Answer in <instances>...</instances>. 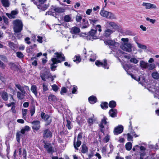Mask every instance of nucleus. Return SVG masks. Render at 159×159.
Returning a JSON list of instances; mask_svg holds the SVG:
<instances>
[{
    "label": "nucleus",
    "mask_w": 159,
    "mask_h": 159,
    "mask_svg": "<svg viewBox=\"0 0 159 159\" xmlns=\"http://www.w3.org/2000/svg\"><path fill=\"white\" fill-rule=\"evenodd\" d=\"M55 54L56 55V58H53L51 59L52 63L51 64V69L52 71H55L57 67V66L55 65V64L65 60V57L62 53H56Z\"/></svg>",
    "instance_id": "obj_1"
},
{
    "label": "nucleus",
    "mask_w": 159,
    "mask_h": 159,
    "mask_svg": "<svg viewBox=\"0 0 159 159\" xmlns=\"http://www.w3.org/2000/svg\"><path fill=\"white\" fill-rule=\"evenodd\" d=\"M13 30L15 33L20 32L23 30V24L22 22L19 20H16L13 22Z\"/></svg>",
    "instance_id": "obj_2"
},
{
    "label": "nucleus",
    "mask_w": 159,
    "mask_h": 159,
    "mask_svg": "<svg viewBox=\"0 0 159 159\" xmlns=\"http://www.w3.org/2000/svg\"><path fill=\"white\" fill-rule=\"evenodd\" d=\"M104 42L106 45H108L112 50H115L119 45V43L111 39L106 40L104 41Z\"/></svg>",
    "instance_id": "obj_3"
},
{
    "label": "nucleus",
    "mask_w": 159,
    "mask_h": 159,
    "mask_svg": "<svg viewBox=\"0 0 159 159\" xmlns=\"http://www.w3.org/2000/svg\"><path fill=\"white\" fill-rule=\"evenodd\" d=\"M82 136L81 133H80L78 135L77 138V140L76 141V138L75 137L74 139V142H73V145L75 148L78 150V147H79L80 145L81 142V140L82 139Z\"/></svg>",
    "instance_id": "obj_4"
},
{
    "label": "nucleus",
    "mask_w": 159,
    "mask_h": 159,
    "mask_svg": "<svg viewBox=\"0 0 159 159\" xmlns=\"http://www.w3.org/2000/svg\"><path fill=\"white\" fill-rule=\"evenodd\" d=\"M97 29L95 30L92 29L89 33V35L87 36V40H92L96 39L98 38L97 36Z\"/></svg>",
    "instance_id": "obj_5"
},
{
    "label": "nucleus",
    "mask_w": 159,
    "mask_h": 159,
    "mask_svg": "<svg viewBox=\"0 0 159 159\" xmlns=\"http://www.w3.org/2000/svg\"><path fill=\"white\" fill-rule=\"evenodd\" d=\"M41 116L42 119L44 120L45 122V125L47 126L50 125L52 122V118L48 115H45L44 112H42L41 114Z\"/></svg>",
    "instance_id": "obj_6"
},
{
    "label": "nucleus",
    "mask_w": 159,
    "mask_h": 159,
    "mask_svg": "<svg viewBox=\"0 0 159 159\" xmlns=\"http://www.w3.org/2000/svg\"><path fill=\"white\" fill-rule=\"evenodd\" d=\"M49 72L48 68L46 67L42 70L40 73V77L43 81H46V79L49 77Z\"/></svg>",
    "instance_id": "obj_7"
},
{
    "label": "nucleus",
    "mask_w": 159,
    "mask_h": 159,
    "mask_svg": "<svg viewBox=\"0 0 159 159\" xmlns=\"http://www.w3.org/2000/svg\"><path fill=\"white\" fill-rule=\"evenodd\" d=\"M132 44L129 43H122L120 45V48L125 51L128 52H130L132 51Z\"/></svg>",
    "instance_id": "obj_8"
},
{
    "label": "nucleus",
    "mask_w": 159,
    "mask_h": 159,
    "mask_svg": "<svg viewBox=\"0 0 159 159\" xmlns=\"http://www.w3.org/2000/svg\"><path fill=\"white\" fill-rule=\"evenodd\" d=\"M95 64L98 67H103L105 69H108L109 68V67L107 66V60L106 59H104L103 62H101L97 60L96 61Z\"/></svg>",
    "instance_id": "obj_9"
},
{
    "label": "nucleus",
    "mask_w": 159,
    "mask_h": 159,
    "mask_svg": "<svg viewBox=\"0 0 159 159\" xmlns=\"http://www.w3.org/2000/svg\"><path fill=\"white\" fill-rule=\"evenodd\" d=\"M32 127L35 130H38L40 127V122L39 120H34L32 122Z\"/></svg>",
    "instance_id": "obj_10"
},
{
    "label": "nucleus",
    "mask_w": 159,
    "mask_h": 159,
    "mask_svg": "<svg viewBox=\"0 0 159 159\" xmlns=\"http://www.w3.org/2000/svg\"><path fill=\"white\" fill-rule=\"evenodd\" d=\"M142 5L145 7L146 9L157 8V7L155 5L150 3L143 2L142 4Z\"/></svg>",
    "instance_id": "obj_11"
},
{
    "label": "nucleus",
    "mask_w": 159,
    "mask_h": 159,
    "mask_svg": "<svg viewBox=\"0 0 159 159\" xmlns=\"http://www.w3.org/2000/svg\"><path fill=\"white\" fill-rule=\"evenodd\" d=\"M123 128L122 126L119 125L116 127L114 130V133L115 135H118L121 133L123 131Z\"/></svg>",
    "instance_id": "obj_12"
},
{
    "label": "nucleus",
    "mask_w": 159,
    "mask_h": 159,
    "mask_svg": "<svg viewBox=\"0 0 159 159\" xmlns=\"http://www.w3.org/2000/svg\"><path fill=\"white\" fill-rule=\"evenodd\" d=\"M107 118L106 117H104L103 119L102 120L101 123L99 124L101 131L102 133H103L104 132L103 128H104V125H105L107 124Z\"/></svg>",
    "instance_id": "obj_13"
},
{
    "label": "nucleus",
    "mask_w": 159,
    "mask_h": 159,
    "mask_svg": "<svg viewBox=\"0 0 159 159\" xmlns=\"http://www.w3.org/2000/svg\"><path fill=\"white\" fill-rule=\"evenodd\" d=\"M44 147L46 149L48 153H52L54 152V149L50 144H45Z\"/></svg>",
    "instance_id": "obj_14"
},
{
    "label": "nucleus",
    "mask_w": 159,
    "mask_h": 159,
    "mask_svg": "<svg viewBox=\"0 0 159 159\" xmlns=\"http://www.w3.org/2000/svg\"><path fill=\"white\" fill-rule=\"evenodd\" d=\"M131 77L133 78L135 80L138 81L141 84H143L144 83H146V80L144 79L143 76L139 77H134L133 75H131Z\"/></svg>",
    "instance_id": "obj_15"
},
{
    "label": "nucleus",
    "mask_w": 159,
    "mask_h": 159,
    "mask_svg": "<svg viewBox=\"0 0 159 159\" xmlns=\"http://www.w3.org/2000/svg\"><path fill=\"white\" fill-rule=\"evenodd\" d=\"M52 136V133L48 129L44 130L43 131V137L44 138H50Z\"/></svg>",
    "instance_id": "obj_16"
},
{
    "label": "nucleus",
    "mask_w": 159,
    "mask_h": 159,
    "mask_svg": "<svg viewBox=\"0 0 159 159\" xmlns=\"http://www.w3.org/2000/svg\"><path fill=\"white\" fill-rule=\"evenodd\" d=\"M114 31L111 29L109 28H107V30H105L103 34V36L105 37H109L110 35L113 33Z\"/></svg>",
    "instance_id": "obj_17"
},
{
    "label": "nucleus",
    "mask_w": 159,
    "mask_h": 159,
    "mask_svg": "<svg viewBox=\"0 0 159 159\" xmlns=\"http://www.w3.org/2000/svg\"><path fill=\"white\" fill-rule=\"evenodd\" d=\"M116 24V23L114 22L107 21L105 24L106 27L107 28H111L113 29H114Z\"/></svg>",
    "instance_id": "obj_18"
},
{
    "label": "nucleus",
    "mask_w": 159,
    "mask_h": 159,
    "mask_svg": "<svg viewBox=\"0 0 159 159\" xmlns=\"http://www.w3.org/2000/svg\"><path fill=\"white\" fill-rule=\"evenodd\" d=\"M80 32V29L76 26L73 27L70 30V32L72 34H78Z\"/></svg>",
    "instance_id": "obj_19"
},
{
    "label": "nucleus",
    "mask_w": 159,
    "mask_h": 159,
    "mask_svg": "<svg viewBox=\"0 0 159 159\" xmlns=\"http://www.w3.org/2000/svg\"><path fill=\"white\" fill-rule=\"evenodd\" d=\"M0 95L2 98L5 101L8 100V95L7 93L5 91H2L0 93Z\"/></svg>",
    "instance_id": "obj_20"
},
{
    "label": "nucleus",
    "mask_w": 159,
    "mask_h": 159,
    "mask_svg": "<svg viewBox=\"0 0 159 159\" xmlns=\"http://www.w3.org/2000/svg\"><path fill=\"white\" fill-rule=\"evenodd\" d=\"M117 113V110L116 109H111L109 111V114L110 116L114 117L116 116Z\"/></svg>",
    "instance_id": "obj_21"
},
{
    "label": "nucleus",
    "mask_w": 159,
    "mask_h": 159,
    "mask_svg": "<svg viewBox=\"0 0 159 159\" xmlns=\"http://www.w3.org/2000/svg\"><path fill=\"white\" fill-rule=\"evenodd\" d=\"M37 87L35 85H32L30 89L31 92L36 96H37Z\"/></svg>",
    "instance_id": "obj_22"
},
{
    "label": "nucleus",
    "mask_w": 159,
    "mask_h": 159,
    "mask_svg": "<svg viewBox=\"0 0 159 159\" xmlns=\"http://www.w3.org/2000/svg\"><path fill=\"white\" fill-rule=\"evenodd\" d=\"M88 99L89 102L92 104L95 103L97 100L96 98L93 96L90 97Z\"/></svg>",
    "instance_id": "obj_23"
},
{
    "label": "nucleus",
    "mask_w": 159,
    "mask_h": 159,
    "mask_svg": "<svg viewBox=\"0 0 159 159\" xmlns=\"http://www.w3.org/2000/svg\"><path fill=\"white\" fill-rule=\"evenodd\" d=\"M48 7V5L44 4L38 5V8L42 11H45L46 10Z\"/></svg>",
    "instance_id": "obj_24"
},
{
    "label": "nucleus",
    "mask_w": 159,
    "mask_h": 159,
    "mask_svg": "<svg viewBox=\"0 0 159 159\" xmlns=\"http://www.w3.org/2000/svg\"><path fill=\"white\" fill-rule=\"evenodd\" d=\"M9 65L11 69L12 70H18V68L17 66L14 63H9Z\"/></svg>",
    "instance_id": "obj_25"
},
{
    "label": "nucleus",
    "mask_w": 159,
    "mask_h": 159,
    "mask_svg": "<svg viewBox=\"0 0 159 159\" xmlns=\"http://www.w3.org/2000/svg\"><path fill=\"white\" fill-rule=\"evenodd\" d=\"M148 63L146 62L143 61H140V66L143 69H147Z\"/></svg>",
    "instance_id": "obj_26"
},
{
    "label": "nucleus",
    "mask_w": 159,
    "mask_h": 159,
    "mask_svg": "<svg viewBox=\"0 0 159 159\" xmlns=\"http://www.w3.org/2000/svg\"><path fill=\"white\" fill-rule=\"evenodd\" d=\"M48 99L49 101L55 102L57 100V98L54 95L51 94L48 97Z\"/></svg>",
    "instance_id": "obj_27"
},
{
    "label": "nucleus",
    "mask_w": 159,
    "mask_h": 159,
    "mask_svg": "<svg viewBox=\"0 0 159 159\" xmlns=\"http://www.w3.org/2000/svg\"><path fill=\"white\" fill-rule=\"evenodd\" d=\"M1 2L3 6L5 7H8L10 5L8 0H1Z\"/></svg>",
    "instance_id": "obj_28"
},
{
    "label": "nucleus",
    "mask_w": 159,
    "mask_h": 159,
    "mask_svg": "<svg viewBox=\"0 0 159 159\" xmlns=\"http://www.w3.org/2000/svg\"><path fill=\"white\" fill-rule=\"evenodd\" d=\"M103 10H101L100 12V15L103 17L107 18V16L108 11L104 10V8H102Z\"/></svg>",
    "instance_id": "obj_29"
},
{
    "label": "nucleus",
    "mask_w": 159,
    "mask_h": 159,
    "mask_svg": "<svg viewBox=\"0 0 159 159\" xmlns=\"http://www.w3.org/2000/svg\"><path fill=\"white\" fill-rule=\"evenodd\" d=\"M15 86L16 87L21 91L22 93H26V92L25 90L23 87H22L19 84H16Z\"/></svg>",
    "instance_id": "obj_30"
},
{
    "label": "nucleus",
    "mask_w": 159,
    "mask_h": 159,
    "mask_svg": "<svg viewBox=\"0 0 159 159\" xmlns=\"http://www.w3.org/2000/svg\"><path fill=\"white\" fill-rule=\"evenodd\" d=\"M88 151V148L85 144H83L82 146L81 152L83 153H85Z\"/></svg>",
    "instance_id": "obj_31"
},
{
    "label": "nucleus",
    "mask_w": 159,
    "mask_h": 159,
    "mask_svg": "<svg viewBox=\"0 0 159 159\" xmlns=\"http://www.w3.org/2000/svg\"><path fill=\"white\" fill-rule=\"evenodd\" d=\"M25 94L18 91L17 92V97L20 99H23L24 98Z\"/></svg>",
    "instance_id": "obj_32"
},
{
    "label": "nucleus",
    "mask_w": 159,
    "mask_h": 159,
    "mask_svg": "<svg viewBox=\"0 0 159 159\" xmlns=\"http://www.w3.org/2000/svg\"><path fill=\"white\" fill-rule=\"evenodd\" d=\"M54 11L57 13H60L64 12V9L60 7H54Z\"/></svg>",
    "instance_id": "obj_33"
},
{
    "label": "nucleus",
    "mask_w": 159,
    "mask_h": 159,
    "mask_svg": "<svg viewBox=\"0 0 159 159\" xmlns=\"http://www.w3.org/2000/svg\"><path fill=\"white\" fill-rule=\"evenodd\" d=\"M155 65L154 64L148 63L147 69L149 70H152L155 68Z\"/></svg>",
    "instance_id": "obj_34"
},
{
    "label": "nucleus",
    "mask_w": 159,
    "mask_h": 159,
    "mask_svg": "<svg viewBox=\"0 0 159 159\" xmlns=\"http://www.w3.org/2000/svg\"><path fill=\"white\" fill-rule=\"evenodd\" d=\"M27 111V110L25 109H23L22 110V118L25 120H26L27 118L26 115Z\"/></svg>",
    "instance_id": "obj_35"
},
{
    "label": "nucleus",
    "mask_w": 159,
    "mask_h": 159,
    "mask_svg": "<svg viewBox=\"0 0 159 159\" xmlns=\"http://www.w3.org/2000/svg\"><path fill=\"white\" fill-rule=\"evenodd\" d=\"M73 61H74L76 62L77 63H79L81 61L80 56L78 55H76L73 58Z\"/></svg>",
    "instance_id": "obj_36"
},
{
    "label": "nucleus",
    "mask_w": 159,
    "mask_h": 159,
    "mask_svg": "<svg viewBox=\"0 0 159 159\" xmlns=\"http://www.w3.org/2000/svg\"><path fill=\"white\" fill-rule=\"evenodd\" d=\"M125 146L126 150L128 151H129L132 148V145L131 143L128 142L126 144Z\"/></svg>",
    "instance_id": "obj_37"
},
{
    "label": "nucleus",
    "mask_w": 159,
    "mask_h": 159,
    "mask_svg": "<svg viewBox=\"0 0 159 159\" xmlns=\"http://www.w3.org/2000/svg\"><path fill=\"white\" fill-rule=\"evenodd\" d=\"M152 75L154 79L157 80L159 78V74L157 72L152 73Z\"/></svg>",
    "instance_id": "obj_38"
},
{
    "label": "nucleus",
    "mask_w": 159,
    "mask_h": 159,
    "mask_svg": "<svg viewBox=\"0 0 159 159\" xmlns=\"http://www.w3.org/2000/svg\"><path fill=\"white\" fill-rule=\"evenodd\" d=\"M107 18L109 19H114L116 18V17L114 14L110 12H108L107 14Z\"/></svg>",
    "instance_id": "obj_39"
},
{
    "label": "nucleus",
    "mask_w": 159,
    "mask_h": 159,
    "mask_svg": "<svg viewBox=\"0 0 159 159\" xmlns=\"http://www.w3.org/2000/svg\"><path fill=\"white\" fill-rule=\"evenodd\" d=\"M9 47L12 50H14L16 48V46L12 42H8Z\"/></svg>",
    "instance_id": "obj_40"
},
{
    "label": "nucleus",
    "mask_w": 159,
    "mask_h": 159,
    "mask_svg": "<svg viewBox=\"0 0 159 159\" xmlns=\"http://www.w3.org/2000/svg\"><path fill=\"white\" fill-rule=\"evenodd\" d=\"M16 136L17 141L18 143H19L20 138L22 136V134L20 131H18L16 134Z\"/></svg>",
    "instance_id": "obj_41"
},
{
    "label": "nucleus",
    "mask_w": 159,
    "mask_h": 159,
    "mask_svg": "<svg viewBox=\"0 0 159 159\" xmlns=\"http://www.w3.org/2000/svg\"><path fill=\"white\" fill-rule=\"evenodd\" d=\"M101 106L102 109H106L108 107V103L107 102H104L102 103Z\"/></svg>",
    "instance_id": "obj_42"
},
{
    "label": "nucleus",
    "mask_w": 159,
    "mask_h": 159,
    "mask_svg": "<svg viewBox=\"0 0 159 159\" xmlns=\"http://www.w3.org/2000/svg\"><path fill=\"white\" fill-rule=\"evenodd\" d=\"M35 111V107L34 106H33L31 107L30 112L31 113V116H33L34 114Z\"/></svg>",
    "instance_id": "obj_43"
},
{
    "label": "nucleus",
    "mask_w": 159,
    "mask_h": 159,
    "mask_svg": "<svg viewBox=\"0 0 159 159\" xmlns=\"http://www.w3.org/2000/svg\"><path fill=\"white\" fill-rule=\"evenodd\" d=\"M109 106L110 107L114 108L116 106V103L114 101H111L109 102Z\"/></svg>",
    "instance_id": "obj_44"
},
{
    "label": "nucleus",
    "mask_w": 159,
    "mask_h": 159,
    "mask_svg": "<svg viewBox=\"0 0 159 159\" xmlns=\"http://www.w3.org/2000/svg\"><path fill=\"white\" fill-rule=\"evenodd\" d=\"M155 92L154 95V97L159 99V87L156 88Z\"/></svg>",
    "instance_id": "obj_45"
},
{
    "label": "nucleus",
    "mask_w": 159,
    "mask_h": 159,
    "mask_svg": "<svg viewBox=\"0 0 159 159\" xmlns=\"http://www.w3.org/2000/svg\"><path fill=\"white\" fill-rule=\"evenodd\" d=\"M136 43L139 48L143 49H147V47L145 45L140 44L138 42H136Z\"/></svg>",
    "instance_id": "obj_46"
},
{
    "label": "nucleus",
    "mask_w": 159,
    "mask_h": 159,
    "mask_svg": "<svg viewBox=\"0 0 159 159\" xmlns=\"http://www.w3.org/2000/svg\"><path fill=\"white\" fill-rule=\"evenodd\" d=\"M1 60L4 62H7V59L6 57L3 55H0V60Z\"/></svg>",
    "instance_id": "obj_47"
},
{
    "label": "nucleus",
    "mask_w": 159,
    "mask_h": 159,
    "mask_svg": "<svg viewBox=\"0 0 159 159\" xmlns=\"http://www.w3.org/2000/svg\"><path fill=\"white\" fill-rule=\"evenodd\" d=\"M114 29L116 30L119 32H121L122 30V29L120 25H118L116 23V26H115Z\"/></svg>",
    "instance_id": "obj_48"
},
{
    "label": "nucleus",
    "mask_w": 159,
    "mask_h": 159,
    "mask_svg": "<svg viewBox=\"0 0 159 159\" xmlns=\"http://www.w3.org/2000/svg\"><path fill=\"white\" fill-rule=\"evenodd\" d=\"M16 55L17 57L22 58L24 57V55L23 54L20 52H18L16 53Z\"/></svg>",
    "instance_id": "obj_49"
},
{
    "label": "nucleus",
    "mask_w": 159,
    "mask_h": 159,
    "mask_svg": "<svg viewBox=\"0 0 159 159\" xmlns=\"http://www.w3.org/2000/svg\"><path fill=\"white\" fill-rule=\"evenodd\" d=\"M67 121V124L66 125V126L67 127L68 129H71L72 127V125H71V122L68 120H66Z\"/></svg>",
    "instance_id": "obj_50"
},
{
    "label": "nucleus",
    "mask_w": 159,
    "mask_h": 159,
    "mask_svg": "<svg viewBox=\"0 0 159 159\" xmlns=\"http://www.w3.org/2000/svg\"><path fill=\"white\" fill-rule=\"evenodd\" d=\"M71 18L68 15H66L64 17V20L66 22H69L71 20Z\"/></svg>",
    "instance_id": "obj_51"
},
{
    "label": "nucleus",
    "mask_w": 159,
    "mask_h": 159,
    "mask_svg": "<svg viewBox=\"0 0 159 159\" xmlns=\"http://www.w3.org/2000/svg\"><path fill=\"white\" fill-rule=\"evenodd\" d=\"M43 90L44 91H47L48 90V85L45 83L43 84Z\"/></svg>",
    "instance_id": "obj_52"
},
{
    "label": "nucleus",
    "mask_w": 159,
    "mask_h": 159,
    "mask_svg": "<svg viewBox=\"0 0 159 159\" xmlns=\"http://www.w3.org/2000/svg\"><path fill=\"white\" fill-rule=\"evenodd\" d=\"M110 136L108 135H107L103 139V141L105 143L108 142L110 139Z\"/></svg>",
    "instance_id": "obj_53"
},
{
    "label": "nucleus",
    "mask_w": 159,
    "mask_h": 159,
    "mask_svg": "<svg viewBox=\"0 0 159 159\" xmlns=\"http://www.w3.org/2000/svg\"><path fill=\"white\" fill-rule=\"evenodd\" d=\"M53 90L55 92L57 91L59 89V88L56 84H53L52 86Z\"/></svg>",
    "instance_id": "obj_54"
},
{
    "label": "nucleus",
    "mask_w": 159,
    "mask_h": 159,
    "mask_svg": "<svg viewBox=\"0 0 159 159\" xmlns=\"http://www.w3.org/2000/svg\"><path fill=\"white\" fill-rule=\"evenodd\" d=\"M15 35L19 39H20L23 36V35L20 33V32L19 33H15Z\"/></svg>",
    "instance_id": "obj_55"
},
{
    "label": "nucleus",
    "mask_w": 159,
    "mask_h": 159,
    "mask_svg": "<svg viewBox=\"0 0 159 159\" xmlns=\"http://www.w3.org/2000/svg\"><path fill=\"white\" fill-rule=\"evenodd\" d=\"M130 61L131 62H133L135 64H136L138 62V60H137L135 58H131L130 60Z\"/></svg>",
    "instance_id": "obj_56"
},
{
    "label": "nucleus",
    "mask_w": 159,
    "mask_h": 159,
    "mask_svg": "<svg viewBox=\"0 0 159 159\" xmlns=\"http://www.w3.org/2000/svg\"><path fill=\"white\" fill-rule=\"evenodd\" d=\"M146 20L147 21L149 20L151 23L153 24L155 23V22L156 21V20H155L150 19V18L149 17H147L146 18Z\"/></svg>",
    "instance_id": "obj_57"
},
{
    "label": "nucleus",
    "mask_w": 159,
    "mask_h": 159,
    "mask_svg": "<svg viewBox=\"0 0 159 159\" xmlns=\"http://www.w3.org/2000/svg\"><path fill=\"white\" fill-rule=\"evenodd\" d=\"M128 140L129 141L132 140L133 136L131 135V134L128 133L127 134Z\"/></svg>",
    "instance_id": "obj_58"
},
{
    "label": "nucleus",
    "mask_w": 159,
    "mask_h": 159,
    "mask_svg": "<svg viewBox=\"0 0 159 159\" xmlns=\"http://www.w3.org/2000/svg\"><path fill=\"white\" fill-rule=\"evenodd\" d=\"M130 131V133H129L131 134V135H132L134 136V137H136L138 136V135H137L135 134L134 131L132 129L131 131Z\"/></svg>",
    "instance_id": "obj_59"
},
{
    "label": "nucleus",
    "mask_w": 159,
    "mask_h": 159,
    "mask_svg": "<svg viewBox=\"0 0 159 159\" xmlns=\"http://www.w3.org/2000/svg\"><path fill=\"white\" fill-rule=\"evenodd\" d=\"M66 89L65 87H62L61 88V90L60 93L62 95L63 93H65L66 92Z\"/></svg>",
    "instance_id": "obj_60"
},
{
    "label": "nucleus",
    "mask_w": 159,
    "mask_h": 159,
    "mask_svg": "<svg viewBox=\"0 0 159 159\" xmlns=\"http://www.w3.org/2000/svg\"><path fill=\"white\" fill-rule=\"evenodd\" d=\"M121 40L123 42V43H128L129 39L128 38H122L121 39Z\"/></svg>",
    "instance_id": "obj_61"
},
{
    "label": "nucleus",
    "mask_w": 159,
    "mask_h": 159,
    "mask_svg": "<svg viewBox=\"0 0 159 159\" xmlns=\"http://www.w3.org/2000/svg\"><path fill=\"white\" fill-rule=\"evenodd\" d=\"M37 38H38V39L37 40V41L40 43H42L43 42V41H42L43 37H42L38 36H37Z\"/></svg>",
    "instance_id": "obj_62"
},
{
    "label": "nucleus",
    "mask_w": 159,
    "mask_h": 159,
    "mask_svg": "<svg viewBox=\"0 0 159 159\" xmlns=\"http://www.w3.org/2000/svg\"><path fill=\"white\" fill-rule=\"evenodd\" d=\"M30 40V38L29 37H26L25 39V43L28 44H30L31 43V42Z\"/></svg>",
    "instance_id": "obj_63"
},
{
    "label": "nucleus",
    "mask_w": 159,
    "mask_h": 159,
    "mask_svg": "<svg viewBox=\"0 0 159 159\" xmlns=\"http://www.w3.org/2000/svg\"><path fill=\"white\" fill-rule=\"evenodd\" d=\"M76 19L77 21L79 22L82 19V17L80 15H77L76 17Z\"/></svg>",
    "instance_id": "obj_64"
}]
</instances>
